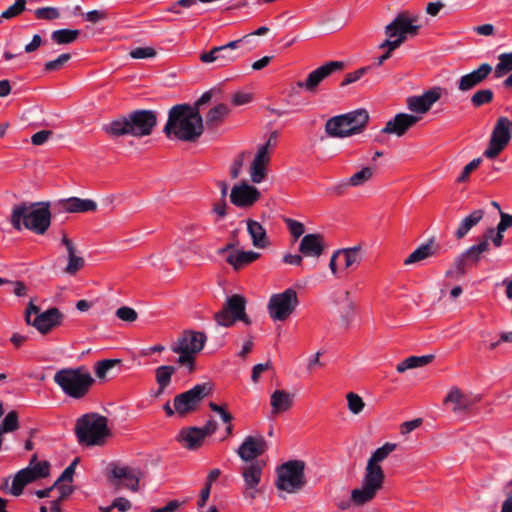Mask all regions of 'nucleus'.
Segmentation results:
<instances>
[{
    "instance_id": "obj_48",
    "label": "nucleus",
    "mask_w": 512,
    "mask_h": 512,
    "mask_svg": "<svg viewBox=\"0 0 512 512\" xmlns=\"http://www.w3.org/2000/svg\"><path fill=\"white\" fill-rule=\"evenodd\" d=\"M27 0H16V2L9 6L5 11L0 15V23L2 19H12L19 15H21L26 10Z\"/></svg>"
},
{
    "instance_id": "obj_62",
    "label": "nucleus",
    "mask_w": 512,
    "mask_h": 512,
    "mask_svg": "<svg viewBox=\"0 0 512 512\" xmlns=\"http://www.w3.org/2000/svg\"><path fill=\"white\" fill-rule=\"evenodd\" d=\"M209 407L213 412H216L221 417L222 421L224 423H230L233 419L230 412H228L226 406L218 405L214 402L209 403Z\"/></svg>"
},
{
    "instance_id": "obj_26",
    "label": "nucleus",
    "mask_w": 512,
    "mask_h": 512,
    "mask_svg": "<svg viewBox=\"0 0 512 512\" xmlns=\"http://www.w3.org/2000/svg\"><path fill=\"white\" fill-rule=\"evenodd\" d=\"M57 205L61 210L68 213L94 212L97 209V203L95 201L78 197L60 200Z\"/></svg>"
},
{
    "instance_id": "obj_38",
    "label": "nucleus",
    "mask_w": 512,
    "mask_h": 512,
    "mask_svg": "<svg viewBox=\"0 0 512 512\" xmlns=\"http://www.w3.org/2000/svg\"><path fill=\"white\" fill-rule=\"evenodd\" d=\"M35 481V476L32 475L28 467L21 469L16 473L13 478L10 493L13 496H20L23 493L24 487Z\"/></svg>"
},
{
    "instance_id": "obj_17",
    "label": "nucleus",
    "mask_w": 512,
    "mask_h": 512,
    "mask_svg": "<svg viewBox=\"0 0 512 512\" xmlns=\"http://www.w3.org/2000/svg\"><path fill=\"white\" fill-rule=\"evenodd\" d=\"M267 449V441L262 435H249L238 447L236 453L244 462H254L259 456L263 455Z\"/></svg>"
},
{
    "instance_id": "obj_46",
    "label": "nucleus",
    "mask_w": 512,
    "mask_h": 512,
    "mask_svg": "<svg viewBox=\"0 0 512 512\" xmlns=\"http://www.w3.org/2000/svg\"><path fill=\"white\" fill-rule=\"evenodd\" d=\"M375 174V168L372 167H363L361 170L357 171L353 175H351L349 179V184L351 187H359L370 181Z\"/></svg>"
},
{
    "instance_id": "obj_54",
    "label": "nucleus",
    "mask_w": 512,
    "mask_h": 512,
    "mask_svg": "<svg viewBox=\"0 0 512 512\" xmlns=\"http://www.w3.org/2000/svg\"><path fill=\"white\" fill-rule=\"evenodd\" d=\"M119 359H105L97 362L95 368V374L98 378H104L106 373L112 369L115 365L120 364Z\"/></svg>"
},
{
    "instance_id": "obj_29",
    "label": "nucleus",
    "mask_w": 512,
    "mask_h": 512,
    "mask_svg": "<svg viewBox=\"0 0 512 512\" xmlns=\"http://www.w3.org/2000/svg\"><path fill=\"white\" fill-rule=\"evenodd\" d=\"M260 257V254L254 251L233 250L226 257V262L239 271L247 265L253 263Z\"/></svg>"
},
{
    "instance_id": "obj_25",
    "label": "nucleus",
    "mask_w": 512,
    "mask_h": 512,
    "mask_svg": "<svg viewBox=\"0 0 512 512\" xmlns=\"http://www.w3.org/2000/svg\"><path fill=\"white\" fill-rule=\"evenodd\" d=\"M492 72V66L488 63L481 64L478 69L462 76L458 88L461 91H468L482 83Z\"/></svg>"
},
{
    "instance_id": "obj_51",
    "label": "nucleus",
    "mask_w": 512,
    "mask_h": 512,
    "mask_svg": "<svg viewBox=\"0 0 512 512\" xmlns=\"http://www.w3.org/2000/svg\"><path fill=\"white\" fill-rule=\"evenodd\" d=\"M34 15L39 20H56L60 17V12L55 7H40L34 11Z\"/></svg>"
},
{
    "instance_id": "obj_32",
    "label": "nucleus",
    "mask_w": 512,
    "mask_h": 512,
    "mask_svg": "<svg viewBox=\"0 0 512 512\" xmlns=\"http://www.w3.org/2000/svg\"><path fill=\"white\" fill-rule=\"evenodd\" d=\"M182 445L189 449L194 450L200 447L204 441V434L198 427H189L182 429L177 437Z\"/></svg>"
},
{
    "instance_id": "obj_18",
    "label": "nucleus",
    "mask_w": 512,
    "mask_h": 512,
    "mask_svg": "<svg viewBox=\"0 0 512 512\" xmlns=\"http://www.w3.org/2000/svg\"><path fill=\"white\" fill-rule=\"evenodd\" d=\"M260 197V191L246 182L234 185L230 193L231 203L240 208L252 207Z\"/></svg>"
},
{
    "instance_id": "obj_28",
    "label": "nucleus",
    "mask_w": 512,
    "mask_h": 512,
    "mask_svg": "<svg viewBox=\"0 0 512 512\" xmlns=\"http://www.w3.org/2000/svg\"><path fill=\"white\" fill-rule=\"evenodd\" d=\"M444 405H452L451 410L454 413L466 411L470 408L472 402L470 398L463 394L458 387H452L443 400Z\"/></svg>"
},
{
    "instance_id": "obj_53",
    "label": "nucleus",
    "mask_w": 512,
    "mask_h": 512,
    "mask_svg": "<svg viewBox=\"0 0 512 512\" xmlns=\"http://www.w3.org/2000/svg\"><path fill=\"white\" fill-rule=\"evenodd\" d=\"M348 409L353 414H359L365 406L363 399L356 393L349 392L346 396Z\"/></svg>"
},
{
    "instance_id": "obj_34",
    "label": "nucleus",
    "mask_w": 512,
    "mask_h": 512,
    "mask_svg": "<svg viewBox=\"0 0 512 512\" xmlns=\"http://www.w3.org/2000/svg\"><path fill=\"white\" fill-rule=\"evenodd\" d=\"M348 125L345 123L343 114L331 117L325 123V132L333 138L348 137Z\"/></svg>"
},
{
    "instance_id": "obj_44",
    "label": "nucleus",
    "mask_w": 512,
    "mask_h": 512,
    "mask_svg": "<svg viewBox=\"0 0 512 512\" xmlns=\"http://www.w3.org/2000/svg\"><path fill=\"white\" fill-rule=\"evenodd\" d=\"M80 31L77 29H59L51 33V39L59 45L71 44L77 40Z\"/></svg>"
},
{
    "instance_id": "obj_41",
    "label": "nucleus",
    "mask_w": 512,
    "mask_h": 512,
    "mask_svg": "<svg viewBox=\"0 0 512 512\" xmlns=\"http://www.w3.org/2000/svg\"><path fill=\"white\" fill-rule=\"evenodd\" d=\"M472 266L473 264L466 256V252H463L455 259L453 268L447 270L445 276L447 278L459 279L464 276L467 270Z\"/></svg>"
},
{
    "instance_id": "obj_23",
    "label": "nucleus",
    "mask_w": 512,
    "mask_h": 512,
    "mask_svg": "<svg viewBox=\"0 0 512 512\" xmlns=\"http://www.w3.org/2000/svg\"><path fill=\"white\" fill-rule=\"evenodd\" d=\"M62 319V313L57 308L53 307L36 315L30 325L35 327L40 333L47 334L54 327L60 325Z\"/></svg>"
},
{
    "instance_id": "obj_56",
    "label": "nucleus",
    "mask_w": 512,
    "mask_h": 512,
    "mask_svg": "<svg viewBox=\"0 0 512 512\" xmlns=\"http://www.w3.org/2000/svg\"><path fill=\"white\" fill-rule=\"evenodd\" d=\"M481 158L473 159L469 162L462 170L461 174L457 178L458 183H464L469 179L470 174L475 171L481 164Z\"/></svg>"
},
{
    "instance_id": "obj_22",
    "label": "nucleus",
    "mask_w": 512,
    "mask_h": 512,
    "mask_svg": "<svg viewBox=\"0 0 512 512\" xmlns=\"http://www.w3.org/2000/svg\"><path fill=\"white\" fill-rule=\"evenodd\" d=\"M326 249L323 235L310 233L303 236L299 244V252L304 257L319 258Z\"/></svg>"
},
{
    "instance_id": "obj_40",
    "label": "nucleus",
    "mask_w": 512,
    "mask_h": 512,
    "mask_svg": "<svg viewBox=\"0 0 512 512\" xmlns=\"http://www.w3.org/2000/svg\"><path fill=\"white\" fill-rule=\"evenodd\" d=\"M434 359V355H423V356H410L400 363L397 364L396 370L398 373H404L408 369H414L423 367L431 363Z\"/></svg>"
},
{
    "instance_id": "obj_8",
    "label": "nucleus",
    "mask_w": 512,
    "mask_h": 512,
    "mask_svg": "<svg viewBox=\"0 0 512 512\" xmlns=\"http://www.w3.org/2000/svg\"><path fill=\"white\" fill-rule=\"evenodd\" d=\"M417 17H411L407 12L399 13L394 20L385 27L387 39L379 45L380 49L390 46V49L400 47L408 36H416L420 26L416 24Z\"/></svg>"
},
{
    "instance_id": "obj_50",
    "label": "nucleus",
    "mask_w": 512,
    "mask_h": 512,
    "mask_svg": "<svg viewBox=\"0 0 512 512\" xmlns=\"http://www.w3.org/2000/svg\"><path fill=\"white\" fill-rule=\"evenodd\" d=\"M18 414L16 411H10L3 419L0 425L1 433L13 432L18 429Z\"/></svg>"
},
{
    "instance_id": "obj_15",
    "label": "nucleus",
    "mask_w": 512,
    "mask_h": 512,
    "mask_svg": "<svg viewBox=\"0 0 512 512\" xmlns=\"http://www.w3.org/2000/svg\"><path fill=\"white\" fill-rule=\"evenodd\" d=\"M141 476V470L131 466L112 465L109 472V480L116 489L126 488L133 492L138 491Z\"/></svg>"
},
{
    "instance_id": "obj_59",
    "label": "nucleus",
    "mask_w": 512,
    "mask_h": 512,
    "mask_svg": "<svg viewBox=\"0 0 512 512\" xmlns=\"http://www.w3.org/2000/svg\"><path fill=\"white\" fill-rule=\"evenodd\" d=\"M129 55L134 59L153 58L156 51L152 47H137L130 51Z\"/></svg>"
},
{
    "instance_id": "obj_64",
    "label": "nucleus",
    "mask_w": 512,
    "mask_h": 512,
    "mask_svg": "<svg viewBox=\"0 0 512 512\" xmlns=\"http://www.w3.org/2000/svg\"><path fill=\"white\" fill-rule=\"evenodd\" d=\"M51 135H52V131L41 130L32 135L31 142L33 145H36V146L42 145L49 139V137Z\"/></svg>"
},
{
    "instance_id": "obj_33",
    "label": "nucleus",
    "mask_w": 512,
    "mask_h": 512,
    "mask_svg": "<svg viewBox=\"0 0 512 512\" xmlns=\"http://www.w3.org/2000/svg\"><path fill=\"white\" fill-rule=\"evenodd\" d=\"M247 231L252 239L253 246L257 248H266L269 245L266 230L258 221L248 219Z\"/></svg>"
},
{
    "instance_id": "obj_24",
    "label": "nucleus",
    "mask_w": 512,
    "mask_h": 512,
    "mask_svg": "<svg viewBox=\"0 0 512 512\" xmlns=\"http://www.w3.org/2000/svg\"><path fill=\"white\" fill-rule=\"evenodd\" d=\"M61 243L66 248L68 259L67 266L63 269V272L72 276L76 275L85 266V260L78 254L75 244L66 234H63Z\"/></svg>"
},
{
    "instance_id": "obj_45",
    "label": "nucleus",
    "mask_w": 512,
    "mask_h": 512,
    "mask_svg": "<svg viewBox=\"0 0 512 512\" xmlns=\"http://www.w3.org/2000/svg\"><path fill=\"white\" fill-rule=\"evenodd\" d=\"M489 246V236H486L480 243L467 249L466 256L473 265H476L481 259V254L489 250Z\"/></svg>"
},
{
    "instance_id": "obj_52",
    "label": "nucleus",
    "mask_w": 512,
    "mask_h": 512,
    "mask_svg": "<svg viewBox=\"0 0 512 512\" xmlns=\"http://www.w3.org/2000/svg\"><path fill=\"white\" fill-rule=\"evenodd\" d=\"M71 59L69 53L60 54L56 59L47 61L44 65L46 72L58 71Z\"/></svg>"
},
{
    "instance_id": "obj_49",
    "label": "nucleus",
    "mask_w": 512,
    "mask_h": 512,
    "mask_svg": "<svg viewBox=\"0 0 512 512\" xmlns=\"http://www.w3.org/2000/svg\"><path fill=\"white\" fill-rule=\"evenodd\" d=\"M493 91L491 89L478 90L471 97V103L474 107H480L488 104L493 100Z\"/></svg>"
},
{
    "instance_id": "obj_27",
    "label": "nucleus",
    "mask_w": 512,
    "mask_h": 512,
    "mask_svg": "<svg viewBox=\"0 0 512 512\" xmlns=\"http://www.w3.org/2000/svg\"><path fill=\"white\" fill-rule=\"evenodd\" d=\"M345 123L348 125V137L362 132L369 121V114L365 109H358L343 114Z\"/></svg>"
},
{
    "instance_id": "obj_14",
    "label": "nucleus",
    "mask_w": 512,
    "mask_h": 512,
    "mask_svg": "<svg viewBox=\"0 0 512 512\" xmlns=\"http://www.w3.org/2000/svg\"><path fill=\"white\" fill-rule=\"evenodd\" d=\"M512 137V120L501 116L497 119L492 130L491 138L484 156L488 159L496 158L509 144Z\"/></svg>"
},
{
    "instance_id": "obj_3",
    "label": "nucleus",
    "mask_w": 512,
    "mask_h": 512,
    "mask_svg": "<svg viewBox=\"0 0 512 512\" xmlns=\"http://www.w3.org/2000/svg\"><path fill=\"white\" fill-rule=\"evenodd\" d=\"M156 125V112L152 110H135L128 115L114 118L108 124L103 125L102 130L112 138L126 135L144 137L149 136Z\"/></svg>"
},
{
    "instance_id": "obj_21",
    "label": "nucleus",
    "mask_w": 512,
    "mask_h": 512,
    "mask_svg": "<svg viewBox=\"0 0 512 512\" xmlns=\"http://www.w3.org/2000/svg\"><path fill=\"white\" fill-rule=\"evenodd\" d=\"M421 120V116L408 113H398L390 119L381 130L384 134H394L401 137L407 133L409 129L414 127Z\"/></svg>"
},
{
    "instance_id": "obj_31",
    "label": "nucleus",
    "mask_w": 512,
    "mask_h": 512,
    "mask_svg": "<svg viewBox=\"0 0 512 512\" xmlns=\"http://www.w3.org/2000/svg\"><path fill=\"white\" fill-rule=\"evenodd\" d=\"M270 162V157L265 156V150L257 151L250 169V178L253 183H261L267 175L266 167Z\"/></svg>"
},
{
    "instance_id": "obj_57",
    "label": "nucleus",
    "mask_w": 512,
    "mask_h": 512,
    "mask_svg": "<svg viewBox=\"0 0 512 512\" xmlns=\"http://www.w3.org/2000/svg\"><path fill=\"white\" fill-rule=\"evenodd\" d=\"M109 17L108 10L101 9V10H92L85 14H83V18L85 21H88L90 23L96 24L100 21H104Z\"/></svg>"
},
{
    "instance_id": "obj_19",
    "label": "nucleus",
    "mask_w": 512,
    "mask_h": 512,
    "mask_svg": "<svg viewBox=\"0 0 512 512\" xmlns=\"http://www.w3.org/2000/svg\"><path fill=\"white\" fill-rule=\"evenodd\" d=\"M441 96L442 89L434 87L421 95L408 97L406 100L407 108L415 114L423 115L431 109Z\"/></svg>"
},
{
    "instance_id": "obj_63",
    "label": "nucleus",
    "mask_w": 512,
    "mask_h": 512,
    "mask_svg": "<svg viewBox=\"0 0 512 512\" xmlns=\"http://www.w3.org/2000/svg\"><path fill=\"white\" fill-rule=\"evenodd\" d=\"M132 507V504L131 502L124 498V497H117L115 498L111 505L108 507V508H111L112 509H118L120 512H127L131 509Z\"/></svg>"
},
{
    "instance_id": "obj_6",
    "label": "nucleus",
    "mask_w": 512,
    "mask_h": 512,
    "mask_svg": "<svg viewBox=\"0 0 512 512\" xmlns=\"http://www.w3.org/2000/svg\"><path fill=\"white\" fill-rule=\"evenodd\" d=\"M77 440L87 446H101L110 436L108 419L98 413H87L77 419L74 428Z\"/></svg>"
},
{
    "instance_id": "obj_12",
    "label": "nucleus",
    "mask_w": 512,
    "mask_h": 512,
    "mask_svg": "<svg viewBox=\"0 0 512 512\" xmlns=\"http://www.w3.org/2000/svg\"><path fill=\"white\" fill-rule=\"evenodd\" d=\"M299 304L295 289L287 288L281 293L273 294L268 302L267 310L273 321H286Z\"/></svg>"
},
{
    "instance_id": "obj_10",
    "label": "nucleus",
    "mask_w": 512,
    "mask_h": 512,
    "mask_svg": "<svg viewBox=\"0 0 512 512\" xmlns=\"http://www.w3.org/2000/svg\"><path fill=\"white\" fill-rule=\"evenodd\" d=\"M246 303V298L240 294L227 297L222 309L215 314V321L224 327H230L237 321L250 325L251 320L246 314Z\"/></svg>"
},
{
    "instance_id": "obj_1",
    "label": "nucleus",
    "mask_w": 512,
    "mask_h": 512,
    "mask_svg": "<svg viewBox=\"0 0 512 512\" xmlns=\"http://www.w3.org/2000/svg\"><path fill=\"white\" fill-rule=\"evenodd\" d=\"M395 443H385L377 448L368 459L362 485L351 492V502L356 506H363L372 501L382 489L385 479L384 471L380 465L390 453L396 449Z\"/></svg>"
},
{
    "instance_id": "obj_47",
    "label": "nucleus",
    "mask_w": 512,
    "mask_h": 512,
    "mask_svg": "<svg viewBox=\"0 0 512 512\" xmlns=\"http://www.w3.org/2000/svg\"><path fill=\"white\" fill-rule=\"evenodd\" d=\"M49 468L50 466L47 461L38 462L35 455L32 457L28 466V469L31 471L32 475L35 476V480L48 476Z\"/></svg>"
},
{
    "instance_id": "obj_16",
    "label": "nucleus",
    "mask_w": 512,
    "mask_h": 512,
    "mask_svg": "<svg viewBox=\"0 0 512 512\" xmlns=\"http://www.w3.org/2000/svg\"><path fill=\"white\" fill-rule=\"evenodd\" d=\"M344 68L342 61H329L310 72L304 81H298L297 87L306 92L315 93L320 83L335 72Z\"/></svg>"
},
{
    "instance_id": "obj_5",
    "label": "nucleus",
    "mask_w": 512,
    "mask_h": 512,
    "mask_svg": "<svg viewBox=\"0 0 512 512\" xmlns=\"http://www.w3.org/2000/svg\"><path fill=\"white\" fill-rule=\"evenodd\" d=\"M206 340L207 337L203 332L184 330L171 344V351L178 354L176 364L184 367L188 374L195 372L196 356L204 348Z\"/></svg>"
},
{
    "instance_id": "obj_9",
    "label": "nucleus",
    "mask_w": 512,
    "mask_h": 512,
    "mask_svg": "<svg viewBox=\"0 0 512 512\" xmlns=\"http://www.w3.org/2000/svg\"><path fill=\"white\" fill-rule=\"evenodd\" d=\"M305 462L302 460H289L280 465L277 470L276 487L288 493L301 490L306 484Z\"/></svg>"
},
{
    "instance_id": "obj_4",
    "label": "nucleus",
    "mask_w": 512,
    "mask_h": 512,
    "mask_svg": "<svg viewBox=\"0 0 512 512\" xmlns=\"http://www.w3.org/2000/svg\"><path fill=\"white\" fill-rule=\"evenodd\" d=\"M10 222L17 231L25 227L35 234L43 235L51 224V212L48 203H21L12 209Z\"/></svg>"
},
{
    "instance_id": "obj_35",
    "label": "nucleus",
    "mask_w": 512,
    "mask_h": 512,
    "mask_svg": "<svg viewBox=\"0 0 512 512\" xmlns=\"http://www.w3.org/2000/svg\"><path fill=\"white\" fill-rule=\"evenodd\" d=\"M499 62L495 67V77L500 78L512 71V52L502 53L498 57ZM506 88L512 87V73L503 81Z\"/></svg>"
},
{
    "instance_id": "obj_13",
    "label": "nucleus",
    "mask_w": 512,
    "mask_h": 512,
    "mask_svg": "<svg viewBox=\"0 0 512 512\" xmlns=\"http://www.w3.org/2000/svg\"><path fill=\"white\" fill-rule=\"evenodd\" d=\"M212 385L209 382L197 384L193 388L176 395L173 399V406L179 416H186L195 411L202 400L210 395Z\"/></svg>"
},
{
    "instance_id": "obj_36",
    "label": "nucleus",
    "mask_w": 512,
    "mask_h": 512,
    "mask_svg": "<svg viewBox=\"0 0 512 512\" xmlns=\"http://www.w3.org/2000/svg\"><path fill=\"white\" fill-rule=\"evenodd\" d=\"M437 254V248L433 241L420 245L404 261L405 265L414 264Z\"/></svg>"
},
{
    "instance_id": "obj_7",
    "label": "nucleus",
    "mask_w": 512,
    "mask_h": 512,
    "mask_svg": "<svg viewBox=\"0 0 512 512\" xmlns=\"http://www.w3.org/2000/svg\"><path fill=\"white\" fill-rule=\"evenodd\" d=\"M53 380L66 395L75 399L83 398L94 383L91 373L85 366L60 369L55 373Z\"/></svg>"
},
{
    "instance_id": "obj_20",
    "label": "nucleus",
    "mask_w": 512,
    "mask_h": 512,
    "mask_svg": "<svg viewBox=\"0 0 512 512\" xmlns=\"http://www.w3.org/2000/svg\"><path fill=\"white\" fill-rule=\"evenodd\" d=\"M264 463L262 461L250 462L242 467L241 474L245 483L244 497L254 499L257 486L261 482Z\"/></svg>"
},
{
    "instance_id": "obj_30",
    "label": "nucleus",
    "mask_w": 512,
    "mask_h": 512,
    "mask_svg": "<svg viewBox=\"0 0 512 512\" xmlns=\"http://www.w3.org/2000/svg\"><path fill=\"white\" fill-rule=\"evenodd\" d=\"M294 394L285 390H275L270 397L271 413H284L293 406Z\"/></svg>"
},
{
    "instance_id": "obj_55",
    "label": "nucleus",
    "mask_w": 512,
    "mask_h": 512,
    "mask_svg": "<svg viewBox=\"0 0 512 512\" xmlns=\"http://www.w3.org/2000/svg\"><path fill=\"white\" fill-rule=\"evenodd\" d=\"M116 316L125 322L132 323L137 320L138 313L131 307L122 306L116 310Z\"/></svg>"
},
{
    "instance_id": "obj_43",
    "label": "nucleus",
    "mask_w": 512,
    "mask_h": 512,
    "mask_svg": "<svg viewBox=\"0 0 512 512\" xmlns=\"http://www.w3.org/2000/svg\"><path fill=\"white\" fill-rule=\"evenodd\" d=\"M175 371L176 368L172 365H162L156 368L155 379L161 392L170 385L172 375Z\"/></svg>"
},
{
    "instance_id": "obj_37",
    "label": "nucleus",
    "mask_w": 512,
    "mask_h": 512,
    "mask_svg": "<svg viewBox=\"0 0 512 512\" xmlns=\"http://www.w3.org/2000/svg\"><path fill=\"white\" fill-rule=\"evenodd\" d=\"M484 211L481 209L474 210L468 216H466L459 224L455 237L462 239L474 226H476L483 218Z\"/></svg>"
},
{
    "instance_id": "obj_2",
    "label": "nucleus",
    "mask_w": 512,
    "mask_h": 512,
    "mask_svg": "<svg viewBox=\"0 0 512 512\" xmlns=\"http://www.w3.org/2000/svg\"><path fill=\"white\" fill-rule=\"evenodd\" d=\"M203 130V120L198 108L178 104L169 110L163 131L168 138L194 142L202 135Z\"/></svg>"
},
{
    "instance_id": "obj_58",
    "label": "nucleus",
    "mask_w": 512,
    "mask_h": 512,
    "mask_svg": "<svg viewBox=\"0 0 512 512\" xmlns=\"http://www.w3.org/2000/svg\"><path fill=\"white\" fill-rule=\"evenodd\" d=\"M369 69L370 67H361L353 72L347 73L340 83V86L344 87L358 81Z\"/></svg>"
},
{
    "instance_id": "obj_61",
    "label": "nucleus",
    "mask_w": 512,
    "mask_h": 512,
    "mask_svg": "<svg viewBox=\"0 0 512 512\" xmlns=\"http://www.w3.org/2000/svg\"><path fill=\"white\" fill-rule=\"evenodd\" d=\"M78 463V458L74 459L71 464L65 468L60 477L56 480L55 486H58L60 482L71 483L73 480V475L75 473V467Z\"/></svg>"
},
{
    "instance_id": "obj_42",
    "label": "nucleus",
    "mask_w": 512,
    "mask_h": 512,
    "mask_svg": "<svg viewBox=\"0 0 512 512\" xmlns=\"http://www.w3.org/2000/svg\"><path fill=\"white\" fill-rule=\"evenodd\" d=\"M361 246H354L349 248L338 249L340 257L344 259L343 269L348 270L355 266H358L361 262L360 255Z\"/></svg>"
},
{
    "instance_id": "obj_39",
    "label": "nucleus",
    "mask_w": 512,
    "mask_h": 512,
    "mask_svg": "<svg viewBox=\"0 0 512 512\" xmlns=\"http://www.w3.org/2000/svg\"><path fill=\"white\" fill-rule=\"evenodd\" d=\"M230 109L226 104H218L209 110L206 116V125L208 128H217L228 116Z\"/></svg>"
},
{
    "instance_id": "obj_11",
    "label": "nucleus",
    "mask_w": 512,
    "mask_h": 512,
    "mask_svg": "<svg viewBox=\"0 0 512 512\" xmlns=\"http://www.w3.org/2000/svg\"><path fill=\"white\" fill-rule=\"evenodd\" d=\"M249 35L228 42L225 45L215 46L211 50L202 52L199 59L202 63H217L218 67H226L236 62L244 53L240 50L241 44Z\"/></svg>"
},
{
    "instance_id": "obj_60",
    "label": "nucleus",
    "mask_w": 512,
    "mask_h": 512,
    "mask_svg": "<svg viewBox=\"0 0 512 512\" xmlns=\"http://www.w3.org/2000/svg\"><path fill=\"white\" fill-rule=\"evenodd\" d=\"M285 223L289 232L295 239L299 238L305 231L304 225L297 220L287 218L285 219Z\"/></svg>"
}]
</instances>
